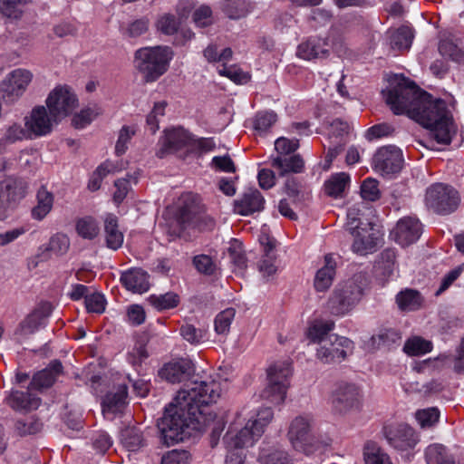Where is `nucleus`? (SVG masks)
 Returning <instances> with one entry per match:
<instances>
[{
    "mask_svg": "<svg viewBox=\"0 0 464 464\" xmlns=\"http://www.w3.org/2000/svg\"><path fill=\"white\" fill-rule=\"evenodd\" d=\"M221 392V383L211 378H195L186 383L165 409L158 424L162 442L170 446L189 436V429L198 431L209 429L214 447L225 428V420L217 416L210 418V413L205 412L203 407L216 402Z\"/></svg>",
    "mask_w": 464,
    "mask_h": 464,
    "instance_id": "f257e3e1",
    "label": "nucleus"
},
{
    "mask_svg": "<svg viewBox=\"0 0 464 464\" xmlns=\"http://www.w3.org/2000/svg\"><path fill=\"white\" fill-rule=\"evenodd\" d=\"M387 104L395 114H407L433 131L439 143L450 144L455 132L452 117L445 102L420 90L413 82L400 78L383 91Z\"/></svg>",
    "mask_w": 464,
    "mask_h": 464,
    "instance_id": "f03ea898",
    "label": "nucleus"
},
{
    "mask_svg": "<svg viewBox=\"0 0 464 464\" xmlns=\"http://www.w3.org/2000/svg\"><path fill=\"white\" fill-rule=\"evenodd\" d=\"M314 420L310 414L295 416L289 423L287 439L295 451L306 456L323 453L330 445L329 438H319L314 434Z\"/></svg>",
    "mask_w": 464,
    "mask_h": 464,
    "instance_id": "7ed1b4c3",
    "label": "nucleus"
},
{
    "mask_svg": "<svg viewBox=\"0 0 464 464\" xmlns=\"http://www.w3.org/2000/svg\"><path fill=\"white\" fill-rule=\"evenodd\" d=\"M366 285L367 278L362 273L338 284L327 303L330 313L337 316L350 313L362 299Z\"/></svg>",
    "mask_w": 464,
    "mask_h": 464,
    "instance_id": "20e7f679",
    "label": "nucleus"
},
{
    "mask_svg": "<svg viewBox=\"0 0 464 464\" xmlns=\"http://www.w3.org/2000/svg\"><path fill=\"white\" fill-rule=\"evenodd\" d=\"M135 66L146 82H154L165 73L172 59L169 47L155 46L140 48L135 53Z\"/></svg>",
    "mask_w": 464,
    "mask_h": 464,
    "instance_id": "39448f33",
    "label": "nucleus"
},
{
    "mask_svg": "<svg viewBox=\"0 0 464 464\" xmlns=\"http://www.w3.org/2000/svg\"><path fill=\"white\" fill-rule=\"evenodd\" d=\"M292 374L288 361L276 362L267 369V385L261 397L275 405L282 404L286 397L289 378Z\"/></svg>",
    "mask_w": 464,
    "mask_h": 464,
    "instance_id": "423d86ee",
    "label": "nucleus"
},
{
    "mask_svg": "<svg viewBox=\"0 0 464 464\" xmlns=\"http://www.w3.org/2000/svg\"><path fill=\"white\" fill-rule=\"evenodd\" d=\"M362 397V391L357 384L342 381L333 385L328 402L334 412L344 415L360 410Z\"/></svg>",
    "mask_w": 464,
    "mask_h": 464,
    "instance_id": "0eeeda50",
    "label": "nucleus"
},
{
    "mask_svg": "<svg viewBox=\"0 0 464 464\" xmlns=\"http://www.w3.org/2000/svg\"><path fill=\"white\" fill-rule=\"evenodd\" d=\"M459 202V192L448 184L435 183L426 190V206L437 214L449 215L454 212Z\"/></svg>",
    "mask_w": 464,
    "mask_h": 464,
    "instance_id": "6e6552de",
    "label": "nucleus"
},
{
    "mask_svg": "<svg viewBox=\"0 0 464 464\" xmlns=\"http://www.w3.org/2000/svg\"><path fill=\"white\" fill-rule=\"evenodd\" d=\"M28 184L21 178L6 177L0 181V220L8 218L25 198Z\"/></svg>",
    "mask_w": 464,
    "mask_h": 464,
    "instance_id": "1a4fd4ad",
    "label": "nucleus"
},
{
    "mask_svg": "<svg viewBox=\"0 0 464 464\" xmlns=\"http://www.w3.org/2000/svg\"><path fill=\"white\" fill-rule=\"evenodd\" d=\"M261 436V428L256 430L248 421L243 425L238 415L224 436V443L227 450L243 451V449L252 447Z\"/></svg>",
    "mask_w": 464,
    "mask_h": 464,
    "instance_id": "9d476101",
    "label": "nucleus"
},
{
    "mask_svg": "<svg viewBox=\"0 0 464 464\" xmlns=\"http://www.w3.org/2000/svg\"><path fill=\"white\" fill-rule=\"evenodd\" d=\"M353 349V343L347 337L329 335L316 351L317 359L323 363L341 362Z\"/></svg>",
    "mask_w": 464,
    "mask_h": 464,
    "instance_id": "9b49d317",
    "label": "nucleus"
},
{
    "mask_svg": "<svg viewBox=\"0 0 464 464\" xmlns=\"http://www.w3.org/2000/svg\"><path fill=\"white\" fill-rule=\"evenodd\" d=\"M24 121L31 139L49 135L60 121L53 112L43 105L34 107Z\"/></svg>",
    "mask_w": 464,
    "mask_h": 464,
    "instance_id": "f8f14e48",
    "label": "nucleus"
},
{
    "mask_svg": "<svg viewBox=\"0 0 464 464\" xmlns=\"http://www.w3.org/2000/svg\"><path fill=\"white\" fill-rule=\"evenodd\" d=\"M383 432L388 443L401 451L413 449L420 440L413 428L406 423L385 426Z\"/></svg>",
    "mask_w": 464,
    "mask_h": 464,
    "instance_id": "ddd939ff",
    "label": "nucleus"
},
{
    "mask_svg": "<svg viewBox=\"0 0 464 464\" xmlns=\"http://www.w3.org/2000/svg\"><path fill=\"white\" fill-rule=\"evenodd\" d=\"M77 103L75 94L66 86L56 87L46 99L48 110L59 121L71 114Z\"/></svg>",
    "mask_w": 464,
    "mask_h": 464,
    "instance_id": "4468645a",
    "label": "nucleus"
},
{
    "mask_svg": "<svg viewBox=\"0 0 464 464\" xmlns=\"http://www.w3.org/2000/svg\"><path fill=\"white\" fill-rule=\"evenodd\" d=\"M200 219V207L198 198L192 194H186L182 197V206L179 208L176 223L178 227L173 229V233L177 236L190 227L198 226Z\"/></svg>",
    "mask_w": 464,
    "mask_h": 464,
    "instance_id": "2eb2a0df",
    "label": "nucleus"
},
{
    "mask_svg": "<svg viewBox=\"0 0 464 464\" xmlns=\"http://www.w3.org/2000/svg\"><path fill=\"white\" fill-rule=\"evenodd\" d=\"M332 44L327 38L317 35L307 37L297 45L295 54L298 58L315 62L330 56Z\"/></svg>",
    "mask_w": 464,
    "mask_h": 464,
    "instance_id": "dca6fc26",
    "label": "nucleus"
},
{
    "mask_svg": "<svg viewBox=\"0 0 464 464\" xmlns=\"http://www.w3.org/2000/svg\"><path fill=\"white\" fill-rule=\"evenodd\" d=\"M403 160L401 151L396 147H383L373 157L374 169L382 174H393L401 170Z\"/></svg>",
    "mask_w": 464,
    "mask_h": 464,
    "instance_id": "f3484780",
    "label": "nucleus"
},
{
    "mask_svg": "<svg viewBox=\"0 0 464 464\" xmlns=\"http://www.w3.org/2000/svg\"><path fill=\"white\" fill-rule=\"evenodd\" d=\"M349 131V124L340 119H335L327 125L326 133L330 142L326 155L328 161H332L342 151Z\"/></svg>",
    "mask_w": 464,
    "mask_h": 464,
    "instance_id": "a211bd4d",
    "label": "nucleus"
},
{
    "mask_svg": "<svg viewBox=\"0 0 464 464\" xmlns=\"http://www.w3.org/2000/svg\"><path fill=\"white\" fill-rule=\"evenodd\" d=\"M422 232L421 224L414 218H401L392 230L394 240L401 246H407L416 242Z\"/></svg>",
    "mask_w": 464,
    "mask_h": 464,
    "instance_id": "6ab92c4d",
    "label": "nucleus"
},
{
    "mask_svg": "<svg viewBox=\"0 0 464 464\" xmlns=\"http://www.w3.org/2000/svg\"><path fill=\"white\" fill-rule=\"evenodd\" d=\"M189 133L183 128H173L165 130L164 137L161 140L162 147L158 152V156L163 158L166 154L175 153L187 147L190 142Z\"/></svg>",
    "mask_w": 464,
    "mask_h": 464,
    "instance_id": "aec40b11",
    "label": "nucleus"
},
{
    "mask_svg": "<svg viewBox=\"0 0 464 464\" xmlns=\"http://www.w3.org/2000/svg\"><path fill=\"white\" fill-rule=\"evenodd\" d=\"M337 262L333 254H327L324 258V265L317 270L314 285L316 291L324 292L330 288L336 274Z\"/></svg>",
    "mask_w": 464,
    "mask_h": 464,
    "instance_id": "412c9836",
    "label": "nucleus"
},
{
    "mask_svg": "<svg viewBox=\"0 0 464 464\" xmlns=\"http://www.w3.org/2000/svg\"><path fill=\"white\" fill-rule=\"evenodd\" d=\"M191 362L179 360L166 363L160 371V376L169 382L177 383L187 381L192 372Z\"/></svg>",
    "mask_w": 464,
    "mask_h": 464,
    "instance_id": "4be33fe9",
    "label": "nucleus"
},
{
    "mask_svg": "<svg viewBox=\"0 0 464 464\" xmlns=\"http://www.w3.org/2000/svg\"><path fill=\"white\" fill-rule=\"evenodd\" d=\"M121 282L126 289L134 293H144L149 290V275L140 268H131L121 273Z\"/></svg>",
    "mask_w": 464,
    "mask_h": 464,
    "instance_id": "5701e85b",
    "label": "nucleus"
},
{
    "mask_svg": "<svg viewBox=\"0 0 464 464\" xmlns=\"http://www.w3.org/2000/svg\"><path fill=\"white\" fill-rule=\"evenodd\" d=\"M265 199L257 189H249L235 204V211L242 216H247L263 209Z\"/></svg>",
    "mask_w": 464,
    "mask_h": 464,
    "instance_id": "b1692460",
    "label": "nucleus"
},
{
    "mask_svg": "<svg viewBox=\"0 0 464 464\" xmlns=\"http://www.w3.org/2000/svg\"><path fill=\"white\" fill-rule=\"evenodd\" d=\"M29 388L26 392L13 391L6 398L7 404L15 411H34L36 410L41 399L31 392Z\"/></svg>",
    "mask_w": 464,
    "mask_h": 464,
    "instance_id": "393cba45",
    "label": "nucleus"
},
{
    "mask_svg": "<svg viewBox=\"0 0 464 464\" xmlns=\"http://www.w3.org/2000/svg\"><path fill=\"white\" fill-rule=\"evenodd\" d=\"M62 363L54 360L44 370L35 373L30 383V389L39 390L52 386L56 378L62 373Z\"/></svg>",
    "mask_w": 464,
    "mask_h": 464,
    "instance_id": "a878e982",
    "label": "nucleus"
},
{
    "mask_svg": "<svg viewBox=\"0 0 464 464\" xmlns=\"http://www.w3.org/2000/svg\"><path fill=\"white\" fill-rule=\"evenodd\" d=\"M104 233L107 247L112 250H117L121 247L124 236L119 229L118 218L115 215H106L104 219Z\"/></svg>",
    "mask_w": 464,
    "mask_h": 464,
    "instance_id": "bb28decb",
    "label": "nucleus"
},
{
    "mask_svg": "<svg viewBox=\"0 0 464 464\" xmlns=\"http://www.w3.org/2000/svg\"><path fill=\"white\" fill-rule=\"evenodd\" d=\"M54 196L45 187H41L36 194V205L33 208L31 216L34 220H43L53 209Z\"/></svg>",
    "mask_w": 464,
    "mask_h": 464,
    "instance_id": "cd10ccee",
    "label": "nucleus"
},
{
    "mask_svg": "<svg viewBox=\"0 0 464 464\" xmlns=\"http://www.w3.org/2000/svg\"><path fill=\"white\" fill-rule=\"evenodd\" d=\"M28 139L32 140L25 126L23 127L17 122L6 126L0 138V153H3L8 145Z\"/></svg>",
    "mask_w": 464,
    "mask_h": 464,
    "instance_id": "c85d7f7f",
    "label": "nucleus"
},
{
    "mask_svg": "<svg viewBox=\"0 0 464 464\" xmlns=\"http://www.w3.org/2000/svg\"><path fill=\"white\" fill-rule=\"evenodd\" d=\"M334 328V323L331 320H314L306 331L307 338L313 343L323 344L324 341L331 335L329 333Z\"/></svg>",
    "mask_w": 464,
    "mask_h": 464,
    "instance_id": "c756f323",
    "label": "nucleus"
},
{
    "mask_svg": "<svg viewBox=\"0 0 464 464\" xmlns=\"http://www.w3.org/2000/svg\"><path fill=\"white\" fill-rule=\"evenodd\" d=\"M271 165L279 170L281 175L288 172L299 173L304 169V160L299 155L291 157L272 156Z\"/></svg>",
    "mask_w": 464,
    "mask_h": 464,
    "instance_id": "7c9ffc66",
    "label": "nucleus"
},
{
    "mask_svg": "<svg viewBox=\"0 0 464 464\" xmlns=\"http://www.w3.org/2000/svg\"><path fill=\"white\" fill-rule=\"evenodd\" d=\"M422 296L414 289L406 288L396 295V304L401 311L410 312L415 311L422 305Z\"/></svg>",
    "mask_w": 464,
    "mask_h": 464,
    "instance_id": "2f4dec72",
    "label": "nucleus"
},
{
    "mask_svg": "<svg viewBox=\"0 0 464 464\" xmlns=\"http://www.w3.org/2000/svg\"><path fill=\"white\" fill-rule=\"evenodd\" d=\"M127 388L121 386L115 392H109L102 401L103 412L117 413L122 411L126 404Z\"/></svg>",
    "mask_w": 464,
    "mask_h": 464,
    "instance_id": "473e14b6",
    "label": "nucleus"
},
{
    "mask_svg": "<svg viewBox=\"0 0 464 464\" xmlns=\"http://www.w3.org/2000/svg\"><path fill=\"white\" fill-rule=\"evenodd\" d=\"M222 10L228 18L237 20L250 14L253 5L246 0H225Z\"/></svg>",
    "mask_w": 464,
    "mask_h": 464,
    "instance_id": "72a5a7b5",
    "label": "nucleus"
},
{
    "mask_svg": "<svg viewBox=\"0 0 464 464\" xmlns=\"http://www.w3.org/2000/svg\"><path fill=\"white\" fill-rule=\"evenodd\" d=\"M27 4V0H0V14L9 21H18L22 19Z\"/></svg>",
    "mask_w": 464,
    "mask_h": 464,
    "instance_id": "f704fd0d",
    "label": "nucleus"
},
{
    "mask_svg": "<svg viewBox=\"0 0 464 464\" xmlns=\"http://www.w3.org/2000/svg\"><path fill=\"white\" fill-rule=\"evenodd\" d=\"M350 185V176L345 172L336 173L325 181L324 189L327 195L338 198L342 197L344 190Z\"/></svg>",
    "mask_w": 464,
    "mask_h": 464,
    "instance_id": "c9c22d12",
    "label": "nucleus"
},
{
    "mask_svg": "<svg viewBox=\"0 0 464 464\" xmlns=\"http://www.w3.org/2000/svg\"><path fill=\"white\" fill-rule=\"evenodd\" d=\"M427 464H455L453 457L441 444H431L425 450Z\"/></svg>",
    "mask_w": 464,
    "mask_h": 464,
    "instance_id": "e433bc0d",
    "label": "nucleus"
},
{
    "mask_svg": "<svg viewBox=\"0 0 464 464\" xmlns=\"http://www.w3.org/2000/svg\"><path fill=\"white\" fill-rule=\"evenodd\" d=\"M413 37V31L411 27L401 26L391 32V46L399 51L408 50L412 44Z\"/></svg>",
    "mask_w": 464,
    "mask_h": 464,
    "instance_id": "4c0bfd02",
    "label": "nucleus"
},
{
    "mask_svg": "<svg viewBox=\"0 0 464 464\" xmlns=\"http://www.w3.org/2000/svg\"><path fill=\"white\" fill-rule=\"evenodd\" d=\"M70 248V239L67 235L63 233H56L53 235L49 242L44 247V255H45L46 258L50 257L48 253L54 255L56 256H61L65 255Z\"/></svg>",
    "mask_w": 464,
    "mask_h": 464,
    "instance_id": "58836bf2",
    "label": "nucleus"
},
{
    "mask_svg": "<svg viewBox=\"0 0 464 464\" xmlns=\"http://www.w3.org/2000/svg\"><path fill=\"white\" fill-rule=\"evenodd\" d=\"M352 235L354 237L353 243L352 245V249L353 252L359 255H366L368 252L372 251L375 247L376 243L374 238L368 233L366 227L355 231V233Z\"/></svg>",
    "mask_w": 464,
    "mask_h": 464,
    "instance_id": "ea45409f",
    "label": "nucleus"
},
{
    "mask_svg": "<svg viewBox=\"0 0 464 464\" xmlns=\"http://www.w3.org/2000/svg\"><path fill=\"white\" fill-rule=\"evenodd\" d=\"M121 441L129 451H136L144 446L141 430L137 427H128L121 433Z\"/></svg>",
    "mask_w": 464,
    "mask_h": 464,
    "instance_id": "a19ab883",
    "label": "nucleus"
},
{
    "mask_svg": "<svg viewBox=\"0 0 464 464\" xmlns=\"http://www.w3.org/2000/svg\"><path fill=\"white\" fill-rule=\"evenodd\" d=\"M5 80H9V83L23 95L33 80V73L26 69L18 68L10 72Z\"/></svg>",
    "mask_w": 464,
    "mask_h": 464,
    "instance_id": "79ce46f5",
    "label": "nucleus"
},
{
    "mask_svg": "<svg viewBox=\"0 0 464 464\" xmlns=\"http://www.w3.org/2000/svg\"><path fill=\"white\" fill-rule=\"evenodd\" d=\"M363 457L365 464H392L389 455L374 442H367Z\"/></svg>",
    "mask_w": 464,
    "mask_h": 464,
    "instance_id": "37998d69",
    "label": "nucleus"
},
{
    "mask_svg": "<svg viewBox=\"0 0 464 464\" xmlns=\"http://www.w3.org/2000/svg\"><path fill=\"white\" fill-rule=\"evenodd\" d=\"M258 461L260 464H293L288 453L278 449H263Z\"/></svg>",
    "mask_w": 464,
    "mask_h": 464,
    "instance_id": "c03bdc74",
    "label": "nucleus"
},
{
    "mask_svg": "<svg viewBox=\"0 0 464 464\" xmlns=\"http://www.w3.org/2000/svg\"><path fill=\"white\" fill-rule=\"evenodd\" d=\"M179 296L176 293L168 292L162 295H151L149 297L150 304L159 311L175 308L179 304Z\"/></svg>",
    "mask_w": 464,
    "mask_h": 464,
    "instance_id": "a18cd8bd",
    "label": "nucleus"
},
{
    "mask_svg": "<svg viewBox=\"0 0 464 464\" xmlns=\"http://www.w3.org/2000/svg\"><path fill=\"white\" fill-rule=\"evenodd\" d=\"M136 132L137 127L135 125H124L120 129L115 143V154L117 156H121L126 153Z\"/></svg>",
    "mask_w": 464,
    "mask_h": 464,
    "instance_id": "49530a36",
    "label": "nucleus"
},
{
    "mask_svg": "<svg viewBox=\"0 0 464 464\" xmlns=\"http://www.w3.org/2000/svg\"><path fill=\"white\" fill-rule=\"evenodd\" d=\"M76 231L82 238L93 239L98 236L100 227L95 218L87 216L77 220Z\"/></svg>",
    "mask_w": 464,
    "mask_h": 464,
    "instance_id": "de8ad7c7",
    "label": "nucleus"
},
{
    "mask_svg": "<svg viewBox=\"0 0 464 464\" xmlns=\"http://www.w3.org/2000/svg\"><path fill=\"white\" fill-rule=\"evenodd\" d=\"M431 350L432 343L419 336L408 339L403 346V351L411 356L422 355Z\"/></svg>",
    "mask_w": 464,
    "mask_h": 464,
    "instance_id": "09e8293b",
    "label": "nucleus"
},
{
    "mask_svg": "<svg viewBox=\"0 0 464 464\" xmlns=\"http://www.w3.org/2000/svg\"><path fill=\"white\" fill-rule=\"evenodd\" d=\"M148 357L149 353L146 348V343L142 339L137 340L133 347L127 353L128 362L136 370L141 366Z\"/></svg>",
    "mask_w": 464,
    "mask_h": 464,
    "instance_id": "8fccbe9b",
    "label": "nucleus"
},
{
    "mask_svg": "<svg viewBox=\"0 0 464 464\" xmlns=\"http://www.w3.org/2000/svg\"><path fill=\"white\" fill-rule=\"evenodd\" d=\"M258 270L264 277L273 276L277 270L276 266V255L271 243H268L265 247V255L258 262Z\"/></svg>",
    "mask_w": 464,
    "mask_h": 464,
    "instance_id": "3c124183",
    "label": "nucleus"
},
{
    "mask_svg": "<svg viewBox=\"0 0 464 464\" xmlns=\"http://www.w3.org/2000/svg\"><path fill=\"white\" fill-rule=\"evenodd\" d=\"M235 315L236 310L234 308H227L216 315L214 327L217 334L227 335L229 333Z\"/></svg>",
    "mask_w": 464,
    "mask_h": 464,
    "instance_id": "603ef678",
    "label": "nucleus"
},
{
    "mask_svg": "<svg viewBox=\"0 0 464 464\" xmlns=\"http://www.w3.org/2000/svg\"><path fill=\"white\" fill-rule=\"evenodd\" d=\"M415 419L422 429H429L436 425L440 420V411L436 407L418 410Z\"/></svg>",
    "mask_w": 464,
    "mask_h": 464,
    "instance_id": "864d4df0",
    "label": "nucleus"
},
{
    "mask_svg": "<svg viewBox=\"0 0 464 464\" xmlns=\"http://www.w3.org/2000/svg\"><path fill=\"white\" fill-rule=\"evenodd\" d=\"M439 51L442 56L448 57L456 62L460 61L464 56L461 49L450 36L440 39Z\"/></svg>",
    "mask_w": 464,
    "mask_h": 464,
    "instance_id": "5fc2aeb1",
    "label": "nucleus"
},
{
    "mask_svg": "<svg viewBox=\"0 0 464 464\" xmlns=\"http://www.w3.org/2000/svg\"><path fill=\"white\" fill-rule=\"evenodd\" d=\"M277 115L274 111H261L254 119V129L264 134L276 122Z\"/></svg>",
    "mask_w": 464,
    "mask_h": 464,
    "instance_id": "6e6d98bb",
    "label": "nucleus"
},
{
    "mask_svg": "<svg viewBox=\"0 0 464 464\" xmlns=\"http://www.w3.org/2000/svg\"><path fill=\"white\" fill-rule=\"evenodd\" d=\"M101 113L102 111L98 107L83 109L73 116L72 125L77 129H83Z\"/></svg>",
    "mask_w": 464,
    "mask_h": 464,
    "instance_id": "4d7b16f0",
    "label": "nucleus"
},
{
    "mask_svg": "<svg viewBox=\"0 0 464 464\" xmlns=\"http://www.w3.org/2000/svg\"><path fill=\"white\" fill-rule=\"evenodd\" d=\"M193 266L200 274L207 276L214 275L217 270V265L212 257L208 255H197L192 260Z\"/></svg>",
    "mask_w": 464,
    "mask_h": 464,
    "instance_id": "13d9d810",
    "label": "nucleus"
},
{
    "mask_svg": "<svg viewBox=\"0 0 464 464\" xmlns=\"http://www.w3.org/2000/svg\"><path fill=\"white\" fill-rule=\"evenodd\" d=\"M41 429L42 423L33 416L18 420L15 422V430L22 436L34 434Z\"/></svg>",
    "mask_w": 464,
    "mask_h": 464,
    "instance_id": "bf43d9fd",
    "label": "nucleus"
},
{
    "mask_svg": "<svg viewBox=\"0 0 464 464\" xmlns=\"http://www.w3.org/2000/svg\"><path fill=\"white\" fill-rule=\"evenodd\" d=\"M179 26V21L170 14H164L160 15L156 23L157 29L167 35L175 34L178 31Z\"/></svg>",
    "mask_w": 464,
    "mask_h": 464,
    "instance_id": "052dcab7",
    "label": "nucleus"
},
{
    "mask_svg": "<svg viewBox=\"0 0 464 464\" xmlns=\"http://www.w3.org/2000/svg\"><path fill=\"white\" fill-rule=\"evenodd\" d=\"M181 336L190 343H198L207 337V330L198 329L194 325L186 324L180 327Z\"/></svg>",
    "mask_w": 464,
    "mask_h": 464,
    "instance_id": "680f3d73",
    "label": "nucleus"
},
{
    "mask_svg": "<svg viewBox=\"0 0 464 464\" xmlns=\"http://www.w3.org/2000/svg\"><path fill=\"white\" fill-rule=\"evenodd\" d=\"M381 195L378 181L372 178L363 180L361 186V196L368 201H375L379 199Z\"/></svg>",
    "mask_w": 464,
    "mask_h": 464,
    "instance_id": "e2e57ef3",
    "label": "nucleus"
},
{
    "mask_svg": "<svg viewBox=\"0 0 464 464\" xmlns=\"http://www.w3.org/2000/svg\"><path fill=\"white\" fill-rule=\"evenodd\" d=\"M299 147L298 140H289L285 137L278 138L275 141L276 156L286 158L287 155L295 151Z\"/></svg>",
    "mask_w": 464,
    "mask_h": 464,
    "instance_id": "0e129e2a",
    "label": "nucleus"
},
{
    "mask_svg": "<svg viewBox=\"0 0 464 464\" xmlns=\"http://www.w3.org/2000/svg\"><path fill=\"white\" fill-rule=\"evenodd\" d=\"M45 323L39 318V313H32L20 324L19 331L21 334L27 335L34 334Z\"/></svg>",
    "mask_w": 464,
    "mask_h": 464,
    "instance_id": "69168bd1",
    "label": "nucleus"
},
{
    "mask_svg": "<svg viewBox=\"0 0 464 464\" xmlns=\"http://www.w3.org/2000/svg\"><path fill=\"white\" fill-rule=\"evenodd\" d=\"M21 96L22 94L9 83V80L4 79L0 82V101L6 104H11L16 102Z\"/></svg>",
    "mask_w": 464,
    "mask_h": 464,
    "instance_id": "338daca9",
    "label": "nucleus"
},
{
    "mask_svg": "<svg viewBox=\"0 0 464 464\" xmlns=\"http://www.w3.org/2000/svg\"><path fill=\"white\" fill-rule=\"evenodd\" d=\"M161 464H190V454L186 450H171L162 457Z\"/></svg>",
    "mask_w": 464,
    "mask_h": 464,
    "instance_id": "774afa93",
    "label": "nucleus"
}]
</instances>
